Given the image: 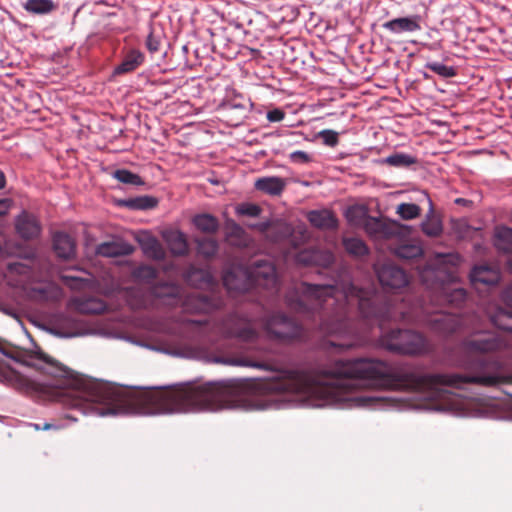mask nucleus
Segmentation results:
<instances>
[{
    "label": "nucleus",
    "mask_w": 512,
    "mask_h": 512,
    "mask_svg": "<svg viewBox=\"0 0 512 512\" xmlns=\"http://www.w3.org/2000/svg\"><path fill=\"white\" fill-rule=\"evenodd\" d=\"M490 320L502 333L475 332L461 342L454 364L463 373L399 371L374 358L338 359L312 371L283 369V395L328 398L331 386L340 380H357L378 389L419 391L442 386L459 389L465 384L493 387L512 383V375H506L503 361L490 355L511 346L512 310L497 308Z\"/></svg>",
    "instance_id": "f257e3e1"
},
{
    "label": "nucleus",
    "mask_w": 512,
    "mask_h": 512,
    "mask_svg": "<svg viewBox=\"0 0 512 512\" xmlns=\"http://www.w3.org/2000/svg\"><path fill=\"white\" fill-rule=\"evenodd\" d=\"M285 302L289 309L317 322L323 333L338 336L339 341L329 344L340 349H350L361 341L362 331L353 321L355 315L369 326H379L380 343L384 348L404 355L424 354L430 345L421 333L413 330L385 331L387 322L422 324L443 335L456 332L462 324L457 314L430 311L423 304L407 306L398 295L383 296L344 281L326 285L294 283L285 295Z\"/></svg>",
    "instance_id": "f03ea898"
},
{
    "label": "nucleus",
    "mask_w": 512,
    "mask_h": 512,
    "mask_svg": "<svg viewBox=\"0 0 512 512\" xmlns=\"http://www.w3.org/2000/svg\"><path fill=\"white\" fill-rule=\"evenodd\" d=\"M456 254H435L425 266L419 267V278L425 285L430 302L435 306L450 305L460 307L467 298L466 290L455 287Z\"/></svg>",
    "instance_id": "7ed1b4c3"
},
{
    "label": "nucleus",
    "mask_w": 512,
    "mask_h": 512,
    "mask_svg": "<svg viewBox=\"0 0 512 512\" xmlns=\"http://www.w3.org/2000/svg\"><path fill=\"white\" fill-rule=\"evenodd\" d=\"M222 279L229 291L246 292L253 287L277 290L276 270L268 260H257L246 269L227 270Z\"/></svg>",
    "instance_id": "20e7f679"
},
{
    "label": "nucleus",
    "mask_w": 512,
    "mask_h": 512,
    "mask_svg": "<svg viewBox=\"0 0 512 512\" xmlns=\"http://www.w3.org/2000/svg\"><path fill=\"white\" fill-rule=\"evenodd\" d=\"M153 295L168 306L181 305L186 313H209L222 305L220 298L209 297L199 292L183 296L182 288L176 284L163 283L152 289Z\"/></svg>",
    "instance_id": "39448f33"
},
{
    "label": "nucleus",
    "mask_w": 512,
    "mask_h": 512,
    "mask_svg": "<svg viewBox=\"0 0 512 512\" xmlns=\"http://www.w3.org/2000/svg\"><path fill=\"white\" fill-rule=\"evenodd\" d=\"M262 327L268 339L282 344L304 341L305 329L284 313L276 312L262 319Z\"/></svg>",
    "instance_id": "423d86ee"
},
{
    "label": "nucleus",
    "mask_w": 512,
    "mask_h": 512,
    "mask_svg": "<svg viewBox=\"0 0 512 512\" xmlns=\"http://www.w3.org/2000/svg\"><path fill=\"white\" fill-rule=\"evenodd\" d=\"M219 331L226 337L237 338L243 342H253L258 337L254 323L236 313L222 321Z\"/></svg>",
    "instance_id": "0eeeda50"
},
{
    "label": "nucleus",
    "mask_w": 512,
    "mask_h": 512,
    "mask_svg": "<svg viewBox=\"0 0 512 512\" xmlns=\"http://www.w3.org/2000/svg\"><path fill=\"white\" fill-rule=\"evenodd\" d=\"M364 229L374 239H391L400 234L402 225L396 221L382 220L369 216L365 219Z\"/></svg>",
    "instance_id": "6e6552de"
},
{
    "label": "nucleus",
    "mask_w": 512,
    "mask_h": 512,
    "mask_svg": "<svg viewBox=\"0 0 512 512\" xmlns=\"http://www.w3.org/2000/svg\"><path fill=\"white\" fill-rule=\"evenodd\" d=\"M381 285L386 289L399 290L408 284L405 271L393 264L386 263L376 270Z\"/></svg>",
    "instance_id": "1a4fd4ad"
},
{
    "label": "nucleus",
    "mask_w": 512,
    "mask_h": 512,
    "mask_svg": "<svg viewBox=\"0 0 512 512\" xmlns=\"http://www.w3.org/2000/svg\"><path fill=\"white\" fill-rule=\"evenodd\" d=\"M296 260L303 265H315L322 268H329L334 263L335 257L329 250L305 249L297 254Z\"/></svg>",
    "instance_id": "9d476101"
},
{
    "label": "nucleus",
    "mask_w": 512,
    "mask_h": 512,
    "mask_svg": "<svg viewBox=\"0 0 512 512\" xmlns=\"http://www.w3.org/2000/svg\"><path fill=\"white\" fill-rule=\"evenodd\" d=\"M17 234L25 239H35L40 235L41 225L39 220L33 214L23 211L15 221Z\"/></svg>",
    "instance_id": "9b49d317"
},
{
    "label": "nucleus",
    "mask_w": 512,
    "mask_h": 512,
    "mask_svg": "<svg viewBox=\"0 0 512 512\" xmlns=\"http://www.w3.org/2000/svg\"><path fill=\"white\" fill-rule=\"evenodd\" d=\"M420 20L421 17L419 15L400 17L383 23L382 27L394 34L412 33L421 29Z\"/></svg>",
    "instance_id": "f8f14e48"
},
{
    "label": "nucleus",
    "mask_w": 512,
    "mask_h": 512,
    "mask_svg": "<svg viewBox=\"0 0 512 512\" xmlns=\"http://www.w3.org/2000/svg\"><path fill=\"white\" fill-rule=\"evenodd\" d=\"M307 220L313 227L321 230H333L338 227L335 214L328 209L309 211Z\"/></svg>",
    "instance_id": "ddd939ff"
},
{
    "label": "nucleus",
    "mask_w": 512,
    "mask_h": 512,
    "mask_svg": "<svg viewBox=\"0 0 512 512\" xmlns=\"http://www.w3.org/2000/svg\"><path fill=\"white\" fill-rule=\"evenodd\" d=\"M53 248L59 258L71 259L76 253L74 239L64 232H57L53 236Z\"/></svg>",
    "instance_id": "4468645a"
},
{
    "label": "nucleus",
    "mask_w": 512,
    "mask_h": 512,
    "mask_svg": "<svg viewBox=\"0 0 512 512\" xmlns=\"http://www.w3.org/2000/svg\"><path fill=\"white\" fill-rule=\"evenodd\" d=\"M134 247L124 241H108L96 247V254L103 257H119L132 254Z\"/></svg>",
    "instance_id": "2eb2a0df"
},
{
    "label": "nucleus",
    "mask_w": 512,
    "mask_h": 512,
    "mask_svg": "<svg viewBox=\"0 0 512 512\" xmlns=\"http://www.w3.org/2000/svg\"><path fill=\"white\" fill-rule=\"evenodd\" d=\"M286 187V180L277 176L256 179L254 188L269 196H280Z\"/></svg>",
    "instance_id": "dca6fc26"
},
{
    "label": "nucleus",
    "mask_w": 512,
    "mask_h": 512,
    "mask_svg": "<svg viewBox=\"0 0 512 512\" xmlns=\"http://www.w3.org/2000/svg\"><path fill=\"white\" fill-rule=\"evenodd\" d=\"M226 240L235 247H247L250 238L246 231L234 220H228L225 223Z\"/></svg>",
    "instance_id": "f3484780"
},
{
    "label": "nucleus",
    "mask_w": 512,
    "mask_h": 512,
    "mask_svg": "<svg viewBox=\"0 0 512 512\" xmlns=\"http://www.w3.org/2000/svg\"><path fill=\"white\" fill-rule=\"evenodd\" d=\"M427 200L429 203V212L421 223V230L428 237H438L443 232L442 222L439 217L434 214L432 200L429 197H427Z\"/></svg>",
    "instance_id": "a211bd4d"
},
{
    "label": "nucleus",
    "mask_w": 512,
    "mask_h": 512,
    "mask_svg": "<svg viewBox=\"0 0 512 512\" xmlns=\"http://www.w3.org/2000/svg\"><path fill=\"white\" fill-rule=\"evenodd\" d=\"M470 277L473 283H482L486 285H495L500 280L499 272L488 266L474 267Z\"/></svg>",
    "instance_id": "6ab92c4d"
},
{
    "label": "nucleus",
    "mask_w": 512,
    "mask_h": 512,
    "mask_svg": "<svg viewBox=\"0 0 512 512\" xmlns=\"http://www.w3.org/2000/svg\"><path fill=\"white\" fill-rule=\"evenodd\" d=\"M144 61V55L139 50H130L115 68L114 73L117 75L130 73L136 70Z\"/></svg>",
    "instance_id": "aec40b11"
},
{
    "label": "nucleus",
    "mask_w": 512,
    "mask_h": 512,
    "mask_svg": "<svg viewBox=\"0 0 512 512\" xmlns=\"http://www.w3.org/2000/svg\"><path fill=\"white\" fill-rule=\"evenodd\" d=\"M167 245L172 254L183 256L188 252V244L186 237L179 231H170L164 235Z\"/></svg>",
    "instance_id": "412c9836"
},
{
    "label": "nucleus",
    "mask_w": 512,
    "mask_h": 512,
    "mask_svg": "<svg viewBox=\"0 0 512 512\" xmlns=\"http://www.w3.org/2000/svg\"><path fill=\"white\" fill-rule=\"evenodd\" d=\"M392 253L403 260H416L423 255V248L417 243H402L391 247Z\"/></svg>",
    "instance_id": "4be33fe9"
},
{
    "label": "nucleus",
    "mask_w": 512,
    "mask_h": 512,
    "mask_svg": "<svg viewBox=\"0 0 512 512\" xmlns=\"http://www.w3.org/2000/svg\"><path fill=\"white\" fill-rule=\"evenodd\" d=\"M186 281L196 287H202L211 283V275L200 268L191 266L185 273Z\"/></svg>",
    "instance_id": "5701e85b"
},
{
    "label": "nucleus",
    "mask_w": 512,
    "mask_h": 512,
    "mask_svg": "<svg viewBox=\"0 0 512 512\" xmlns=\"http://www.w3.org/2000/svg\"><path fill=\"white\" fill-rule=\"evenodd\" d=\"M142 248L144 253L154 260H163L166 256L162 244L154 237H150L142 242Z\"/></svg>",
    "instance_id": "b1692460"
},
{
    "label": "nucleus",
    "mask_w": 512,
    "mask_h": 512,
    "mask_svg": "<svg viewBox=\"0 0 512 512\" xmlns=\"http://www.w3.org/2000/svg\"><path fill=\"white\" fill-rule=\"evenodd\" d=\"M197 251L205 258H212L216 255L219 245L212 237H200L196 239Z\"/></svg>",
    "instance_id": "393cba45"
},
{
    "label": "nucleus",
    "mask_w": 512,
    "mask_h": 512,
    "mask_svg": "<svg viewBox=\"0 0 512 512\" xmlns=\"http://www.w3.org/2000/svg\"><path fill=\"white\" fill-rule=\"evenodd\" d=\"M193 222L197 229L205 233H214L219 228L218 220L210 214L197 215Z\"/></svg>",
    "instance_id": "a878e982"
},
{
    "label": "nucleus",
    "mask_w": 512,
    "mask_h": 512,
    "mask_svg": "<svg viewBox=\"0 0 512 512\" xmlns=\"http://www.w3.org/2000/svg\"><path fill=\"white\" fill-rule=\"evenodd\" d=\"M24 8L33 14H48L56 9L52 0H27Z\"/></svg>",
    "instance_id": "bb28decb"
},
{
    "label": "nucleus",
    "mask_w": 512,
    "mask_h": 512,
    "mask_svg": "<svg viewBox=\"0 0 512 512\" xmlns=\"http://www.w3.org/2000/svg\"><path fill=\"white\" fill-rule=\"evenodd\" d=\"M343 246L348 254L355 257H361L368 254V247L364 241L359 238H344Z\"/></svg>",
    "instance_id": "cd10ccee"
},
{
    "label": "nucleus",
    "mask_w": 512,
    "mask_h": 512,
    "mask_svg": "<svg viewBox=\"0 0 512 512\" xmlns=\"http://www.w3.org/2000/svg\"><path fill=\"white\" fill-rule=\"evenodd\" d=\"M158 204V201L155 197L152 196H138L135 198H130L125 201V205L134 210H148L155 208Z\"/></svg>",
    "instance_id": "c85d7f7f"
},
{
    "label": "nucleus",
    "mask_w": 512,
    "mask_h": 512,
    "mask_svg": "<svg viewBox=\"0 0 512 512\" xmlns=\"http://www.w3.org/2000/svg\"><path fill=\"white\" fill-rule=\"evenodd\" d=\"M417 162V159L405 153H394L383 160V163L393 167H409Z\"/></svg>",
    "instance_id": "c756f323"
},
{
    "label": "nucleus",
    "mask_w": 512,
    "mask_h": 512,
    "mask_svg": "<svg viewBox=\"0 0 512 512\" xmlns=\"http://www.w3.org/2000/svg\"><path fill=\"white\" fill-rule=\"evenodd\" d=\"M396 213L403 220H413L420 216L421 208L414 203H400L396 208Z\"/></svg>",
    "instance_id": "7c9ffc66"
},
{
    "label": "nucleus",
    "mask_w": 512,
    "mask_h": 512,
    "mask_svg": "<svg viewBox=\"0 0 512 512\" xmlns=\"http://www.w3.org/2000/svg\"><path fill=\"white\" fill-rule=\"evenodd\" d=\"M368 217L366 209L361 206H352L346 211L347 220L355 225L364 226L365 219Z\"/></svg>",
    "instance_id": "2f4dec72"
},
{
    "label": "nucleus",
    "mask_w": 512,
    "mask_h": 512,
    "mask_svg": "<svg viewBox=\"0 0 512 512\" xmlns=\"http://www.w3.org/2000/svg\"><path fill=\"white\" fill-rule=\"evenodd\" d=\"M115 179L124 184L130 185H142L143 181L141 177L129 170L118 169L113 173Z\"/></svg>",
    "instance_id": "473e14b6"
},
{
    "label": "nucleus",
    "mask_w": 512,
    "mask_h": 512,
    "mask_svg": "<svg viewBox=\"0 0 512 512\" xmlns=\"http://www.w3.org/2000/svg\"><path fill=\"white\" fill-rule=\"evenodd\" d=\"M158 271L151 265H140L133 271V276L141 281L151 282L157 278Z\"/></svg>",
    "instance_id": "72a5a7b5"
},
{
    "label": "nucleus",
    "mask_w": 512,
    "mask_h": 512,
    "mask_svg": "<svg viewBox=\"0 0 512 512\" xmlns=\"http://www.w3.org/2000/svg\"><path fill=\"white\" fill-rule=\"evenodd\" d=\"M426 68L442 78H452L457 75V71L454 67L439 62H429L426 64Z\"/></svg>",
    "instance_id": "f704fd0d"
},
{
    "label": "nucleus",
    "mask_w": 512,
    "mask_h": 512,
    "mask_svg": "<svg viewBox=\"0 0 512 512\" xmlns=\"http://www.w3.org/2000/svg\"><path fill=\"white\" fill-rule=\"evenodd\" d=\"M262 212V208L254 203H241L236 207V213L240 216L258 217Z\"/></svg>",
    "instance_id": "c9c22d12"
},
{
    "label": "nucleus",
    "mask_w": 512,
    "mask_h": 512,
    "mask_svg": "<svg viewBox=\"0 0 512 512\" xmlns=\"http://www.w3.org/2000/svg\"><path fill=\"white\" fill-rule=\"evenodd\" d=\"M62 280L68 287L74 290L85 289L90 284L89 279L73 275H63Z\"/></svg>",
    "instance_id": "e433bc0d"
},
{
    "label": "nucleus",
    "mask_w": 512,
    "mask_h": 512,
    "mask_svg": "<svg viewBox=\"0 0 512 512\" xmlns=\"http://www.w3.org/2000/svg\"><path fill=\"white\" fill-rule=\"evenodd\" d=\"M10 356L0 348V378H10L14 371L9 364Z\"/></svg>",
    "instance_id": "4c0bfd02"
},
{
    "label": "nucleus",
    "mask_w": 512,
    "mask_h": 512,
    "mask_svg": "<svg viewBox=\"0 0 512 512\" xmlns=\"http://www.w3.org/2000/svg\"><path fill=\"white\" fill-rule=\"evenodd\" d=\"M318 137L322 139L323 143L329 147H335L339 143L338 132L330 129L322 130L318 133Z\"/></svg>",
    "instance_id": "58836bf2"
},
{
    "label": "nucleus",
    "mask_w": 512,
    "mask_h": 512,
    "mask_svg": "<svg viewBox=\"0 0 512 512\" xmlns=\"http://www.w3.org/2000/svg\"><path fill=\"white\" fill-rule=\"evenodd\" d=\"M496 238L499 241L512 244V228L507 226H501L496 229Z\"/></svg>",
    "instance_id": "ea45409f"
},
{
    "label": "nucleus",
    "mask_w": 512,
    "mask_h": 512,
    "mask_svg": "<svg viewBox=\"0 0 512 512\" xmlns=\"http://www.w3.org/2000/svg\"><path fill=\"white\" fill-rule=\"evenodd\" d=\"M183 323L187 329L192 331H201L203 327L208 325L207 319H183Z\"/></svg>",
    "instance_id": "a19ab883"
},
{
    "label": "nucleus",
    "mask_w": 512,
    "mask_h": 512,
    "mask_svg": "<svg viewBox=\"0 0 512 512\" xmlns=\"http://www.w3.org/2000/svg\"><path fill=\"white\" fill-rule=\"evenodd\" d=\"M289 159L295 164H306L312 160L308 153L300 150L290 153Z\"/></svg>",
    "instance_id": "79ce46f5"
},
{
    "label": "nucleus",
    "mask_w": 512,
    "mask_h": 512,
    "mask_svg": "<svg viewBox=\"0 0 512 512\" xmlns=\"http://www.w3.org/2000/svg\"><path fill=\"white\" fill-rule=\"evenodd\" d=\"M146 47L151 53H155L160 48V40L157 38L153 32L149 33L146 40Z\"/></svg>",
    "instance_id": "37998d69"
},
{
    "label": "nucleus",
    "mask_w": 512,
    "mask_h": 512,
    "mask_svg": "<svg viewBox=\"0 0 512 512\" xmlns=\"http://www.w3.org/2000/svg\"><path fill=\"white\" fill-rule=\"evenodd\" d=\"M84 310L90 313L99 314L105 310V305L103 302L100 301H90L86 304Z\"/></svg>",
    "instance_id": "c03bdc74"
},
{
    "label": "nucleus",
    "mask_w": 512,
    "mask_h": 512,
    "mask_svg": "<svg viewBox=\"0 0 512 512\" xmlns=\"http://www.w3.org/2000/svg\"><path fill=\"white\" fill-rule=\"evenodd\" d=\"M284 117H285L284 111L281 109H278V108L270 110L267 113V119L270 122H280L284 119Z\"/></svg>",
    "instance_id": "a18cd8bd"
},
{
    "label": "nucleus",
    "mask_w": 512,
    "mask_h": 512,
    "mask_svg": "<svg viewBox=\"0 0 512 512\" xmlns=\"http://www.w3.org/2000/svg\"><path fill=\"white\" fill-rule=\"evenodd\" d=\"M270 227H271V222H269V221L248 225V228L255 229L261 233L267 232L270 229Z\"/></svg>",
    "instance_id": "49530a36"
},
{
    "label": "nucleus",
    "mask_w": 512,
    "mask_h": 512,
    "mask_svg": "<svg viewBox=\"0 0 512 512\" xmlns=\"http://www.w3.org/2000/svg\"><path fill=\"white\" fill-rule=\"evenodd\" d=\"M502 300L506 306L512 309V286H509L503 290Z\"/></svg>",
    "instance_id": "de8ad7c7"
},
{
    "label": "nucleus",
    "mask_w": 512,
    "mask_h": 512,
    "mask_svg": "<svg viewBox=\"0 0 512 512\" xmlns=\"http://www.w3.org/2000/svg\"><path fill=\"white\" fill-rule=\"evenodd\" d=\"M10 206L11 201L9 199H0V216L6 215Z\"/></svg>",
    "instance_id": "09e8293b"
},
{
    "label": "nucleus",
    "mask_w": 512,
    "mask_h": 512,
    "mask_svg": "<svg viewBox=\"0 0 512 512\" xmlns=\"http://www.w3.org/2000/svg\"><path fill=\"white\" fill-rule=\"evenodd\" d=\"M6 186V177L3 171L0 170V190Z\"/></svg>",
    "instance_id": "8fccbe9b"
},
{
    "label": "nucleus",
    "mask_w": 512,
    "mask_h": 512,
    "mask_svg": "<svg viewBox=\"0 0 512 512\" xmlns=\"http://www.w3.org/2000/svg\"><path fill=\"white\" fill-rule=\"evenodd\" d=\"M455 203H456V204H460V205H468V204H470V203H471V201H470V200H467V199H464V198H457V199L455 200Z\"/></svg>",
    "instance_id": "3c124183"
},
{
    "label": "nucleus",
    "mask_w": 512,
    "mask_h": 512,
    "mask_svg": "<svg viewBox=\"0 0 512 512\" xmlns=\"http://www.w3.org/2000/svg\"><path fill=\"white\" fill-rule=\"evenodd\" d=\"M19 268H22V265L19 264V263H10L9 264V269L10 270H15L17 272H20Z\"/></svg>",
    "instance_id": "603ef678"
},
{
    "label": "nucleus",
    "mask_w": 512,
    "mask_h": 512,
    "mask_svg": "<svg viewBox=\"0 0 512 512\" xmlns=\"http://www.w3.org/2000/svg\"><path fill=\"white\" fill-rule=\"evenodd\" d=\"M50 429H57V426L51 424V423H45L42 426V430H50Z\"/></svg>",
    "instance_id": "864d4df0"
},
{
    "label": "nucleus",
    "mask_w": 512,
    "mask_h": 512,
    "mask_svg": "<svg viewBox=\"0 0 512 512\" xmlns=\"http://www.w3.org/2000/svg\"><path fill=\"white\" fill-rule=\"evenodd\" d=\"M35 430H42V427L39 424H32Z\"/></svg>",
    "instance_id": "5fc2aeb1"
},
{
    "label": "nucleus",
    "mask_w": 512,
    "mask_h": 512,
    "mask_svg": "<svg viewBox=\"0 0 512 512\" xmlns=\"http://www.w3.org/2000/svg\"><path fill=\"white\" fill-rule=\"evenodd\" d=\"M508 267L512 271V257L508 260Z\"/></svg>",
    "instance_id": "6e6d98bb"
}]
</instances>
